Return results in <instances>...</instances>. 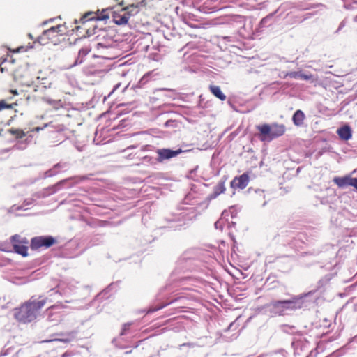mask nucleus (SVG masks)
Wrapping results in <instances>:
<instances>
[{"mask_svg": "<svg viewBox=\"0 0 357 357\" xmlns=\"http://www.w3.org/2000/svg\"><path fill=\"white\" fill-rule=\"evenodd\" d=\"M46 303V299L38 301H29L22 305L19 308L14 310V317L20 322L29 323L35 320L37 312Z\"/></svg>", "mask_w": 357, "mask_h": 357, "instance_id": "f257e3e1", "label": "nucleus"}, {"mask_svg": "<svg viewBox=\"0 0 357 357\" xmlns=\"http://www.w3.org/2000/svg\"><path fill=\"white\" fill-rule=\"evenodd\" d=\"M257 128L260 132V139L263 142H270L285 132V126L282 124H263L257 126Z\"/></svg>", "mask_w": 357, "mask_h": 357, "instance_id": "f03ea898", "label": "nucleus"}, {"mask_svg": "<svg viewBox=\"0 0 357 357\" xmlns=\"http://www.w3.org/2000/svg\"><path fill=\"white\" fill-rule=\"evenodd\" d=\"M67 31L65 24H59L52 26L45 31L38 37V40L42 45H45L49 43L54 45L57 44L59 41V37L63 36Z\"/></svg>", "mask_w": 357, "mask_h": 357, "instance_id": "7ed1b4c3", "label": "nucleus"}, {"mask_svg": "<svg viewBox=\"0 0 357 357\" xmlns=\"http://www.w3.org/2000/svg\"><path fill=\"white\" fill-rule=\"evenodd\" d=\"M297 298H294L291 300L278 301L271 303L270 306L272 307L273 312L282 314L287 310H294L296 307L294 305Z\"/></svg>", "mask_w": 357, "mask_h": 357, "instance_id": "20e7f679", "label": "nucleus"}, {"mask_svg": "<svg viewBox=\"0 0 357 357\" xmlns=\"http://www.w3.org/2000/svg\"><path fill=\"white\" fill-rule=\"evenodd\" d=\"M11 242L15 252L22 255L23 257L27 256L28 243L29 241L25 238H22L19 235H14L11 238Z\"/></svg>", "mask_w": 357, "mask_h": 357, "instance_id": "39448f33", "label": "nucleus"}, {"mask_svg": "<svg viewBox=\"0 0 357 357\" xmlns=\"http://www.w3.org/2000/svg\"><path fill=\"white\" fill-rule=\"evenodd\" d=\"M55 239L52 236H39L32 238L31 246L33 249L41 247L50 248L55 243Z\"/></svg>", "mask_w": 357, "mask_h": 357, "instance_id": "423d86ee", "label": "nucleus"}, {"mask_svg": "<svg viewBox=\"0 0 357 357\" xmlns=\"http://www.w3.org/2000/svg\"><path fill=\"white\" fill-rule=\"evenodd\" d=\"M183 152V150L178 149L176 151H173L169 149H158L156 153L158 155L157 160L158 162H162L165 160H168L172 158L177 156L178 154Z\"/></svg>", "mask_w": 357, "mask_h": 357, "instance_id": "0eeeda50", "label": "nucleus"}, {"mask_svg": "<svg viewBox=\"0 0 357 357\" xmlns=\"http://www.w3.org/2000/svg\"><path fill=\"white\" fill-rule=\"evenodd\" d=\"M113 21L116 24L125 25L129 20V15L126 13L123 8L120 11L114 10L112 12Z\"/></svg>", "mask_w": 357, "mask_h": 357, "instance_id": "6e6552de", "label": "nucleus"}, {"mask_svg": "<svg viewBox=\"0 0 357 357\" xmlns=\"http://www.w3.org/2000/svg\"><path fill=\"white\" fill-rule=\"evenodd\" d=\"M249 183V176L247 174H243L238 177H235L231 182V187L233 188L244 189Z\"/></svg>", "mask_w": 357, "mask_h": 357, "instance_id": "1a4fd4ad", "label": "nucleus"}, {"mask_svg": "<svg viewBox=\"0 0 357 357\" xmlns=\"http://www.w3.org/2000/svg\"><path fill=\"white\" fill-rule=\"evenodd\" d=\"M14 79L22 86H29V80L26 77V75L20 70L15 71Z\"/></svg>", "mask_w": 357, "mask_h": 357, "instance_id": "9d476101", "label": "nucleus"}, {"mask_svg": "<svg viewBox=\"0 0 357 357\" xmlns=\"http://www.w3.org/2000/svg\"><path fill=\"white\" fill-rule=\"evenodd\" d=\"M337 133L343 140L347 141L351 138V128L347 125L340 128L337 130Z\"/></svg>", "mask_w": 357, "mask_h": 357, "instance_id": "9b49d317", "label": "nucleus"}, {"mask_svg": "<svg viewBox=\"0 0 357 357\" xmlns=\"http://www.w3.org/2000/svg\"><path fill=\"white\" fill-rule=\"evenodd\" d=\"M290 76L295 79L305 80V81H314V78L312 75H306L301 72H292L290 73Z\"/></svg>", "mask_w": 357, "mask_h": 357, "instance_id": "f8f14e48", "label": "nucleus"}, {"mask_svg": "<svg viewBox=\"0 0 357 357\" xmlns=\"http://www.w3.org/2000/svg\"><path fill=\"white\" fill-rule=\"evenodd\" d=\"M225 191V182L221 181L214 188L213 193L210 195L211 199H215L218 195L224 193Z\"/></svg>", "mask_w": 357, "mask_h": 357, "instance_id": "ddd939ff", "label": "nucleus"}, {"mask_svg": "<svg viewBox=\"0 0 357 357\" xmlns=\"http://www.w3.org/2000/svg\"><path fill=\"white\" fill-rule=\"evenodd\" d=\"M305 119V114L301 110H297L293 115L292 120L294 123L300 126L303 123Z\"/></svg>", "mask_w": 357, "mask_h": 357, "instance_id": "4468645a", "label": "nucleus"}, {"mask_svg": "<svg viewBox=\"0 0 357 357\" xmlns=\"http://www.w3.org/2000/svg\"><path fill=\"white\" fill-rule=\"evenodd\" d=\"M351 177H335L333 179V181L340 187L344 188L345 186L350 185L351 186Z\"/></svg>", "mask_w": 357, "mask_h": 357, "instance_id": "2eb2a0df", "label": "nucleus"}, {"mask_svg": "<svg viewBox=\"0 0 357 357\" xmlns=\"http://www.w3.org/2000/svg\"><path fill=\"white\" fill-rule=\"evenodd\" d=\"M140 4H142V3L137 4H130L126 6V8H123V9L126 12V13L129 15L130 17V16L135 15L139 13V7Z\"/></svg>", "mask_w": 357, "mask_h": 357, "instance_id": "dca6fc26", "label": "nucleus"}, {"mask_svg": "<svg viewBox=\"0 0 357 357\" xmlns=\"http://www.w3.org/2000/svg\"><path fill=\"white\" fill-rule=\"evenodd\" d=\"M91 49L89 47H83L79 51L78 58L75 61V64L81 63L83 61V58L86 56Z\"/></svg>", "mask_w": 357, "mask_h": 357, "instance_id": "f3484780", "label": "nucleus"}, {"mask_svg": "<svg viewBox=\"0 0 357 357\" xmlns=\"http://www.w3.org/2000/svg\"><path fill=\"white\" fill-rule=\"evenodd\" d=\"M10 132L15 135L17 138L21 139L25 136V132L21 130H10Z\"/></svg>", "mask_w": 357, "mask_h": 357, "instance_id": "a211bd4d", "label": "nucleus"}, {"mask_svg": "<svg viewBox=\"0 0 357 357\" xmlns=\"http://www.w3.org/2000/svg\"><path fill=\"white\" fill-rule=\"evenodd\" d=\"M211 93L221 100H225L226 96L223 93L222 91H211Z\"/></svg>", "mask_w": 357, "mask_h": 357, "instance_id": "6ab92c4d", "label": "nucleus"}, {"mask_svg": "<svg viewBox=\"0 0 357 357\" xmlns=\"http://www.w3.org/2000/svg\"><path fill=\"white\" fill-rule=\"evenodd\" d=\"M13 104H7L5 100H0V111L4 109H12Z\"/></svg>", "mask_w": 357, "mask_h": 357, "instance_id": "aec40b11", "label": "nucleus"}, {"mask_svg": "<svg viewBox=\"0 0 357 357\" xmlns=\"http://www.w3.org/2000/svg\"><path fill=\"white\" fill-rule=\"evenodd\" d=\"M92 15V13H86L84 16L82 17L80 20L82 22V23H84L89 20H92L93 18V17H91Z\"/></svg>", "mask_w": 357, "mask_h": 357, "instance_id": "412c9836", "label": "nucleus"}, {"mask_svg": "<svg viewBox=\"0 0 357 357\" xmlns=\"http://www.w3.org/2000/svg\"><path fill=\"white\" fill-rule=\"evenodd\" d=\"M351 181V186H354L357 189V178H352Z\"/></svg>", "mask_w": 357, "mask_h": 357, "instance_id": "4be33fe9", "label": "nucleus"}, {"mask_svg": "<svg viewBox=\"0 0 357 357\" xmlns=\"http://www.w3.org/2000/svg\"><path fill=\"white\" fill-rule=\"evenodd\" d=\"M130 324H125L123 325V331H126V330L128 329V328H129V327H130Z\"/></svg>", "mask_w": 357, "mask_h": 357, "instance_id": "5701e85b", "label": "nucleus"}, {"mask_svg": "<svg viewBox=\"0 0 357 357\" xmlns=\"http://www.w3.org/2000/svg\"><path fill=\"white\" fill-rule=\"evenodd\" d=\"M210 89H211V90H213V89H219V88H218V87H216V86H210Z\"/></svg>", "mask_w": 357, "mask_h": 357, "instance_id": "b1692460", "label": "nucleus"}, {"mask_svg": "<svg viewBox=\"0 0 357 357\" xmlns=\"http://www.w3.org/2000/svg\"><path fill=\"white\" fill-rule=\"evenodd\" d=\"M106 18H109V16H108V15H103L101 17V19H106Z\"/></svg>", "mask_w": 357, "mask_h": 357, "instance_id": "393cba45", "label": "nucleus"}, {"mask_svg": "<svg viewBox=\"0 0 357 357\" xmlns=\"http://www.w3.org/2000/svg\"><path fill=\"white\" fill-rule=\"evenodd\" d=\"M10 91L13 93V95H17L18 94L16 90Z\"/></svg>", "mask_w": 357, "mask_h": 357, "instance_id": "a878e982", "label": "nucleus"}, {"mask_svg": "<svg viewBox=\"0 0 357 357\" xmlns=\"http://www.w3.org/2000/svg\"><path fill=\"white\" fill-rule=\"evenodd\" d=\"M119 86H120V85L118 84L114 86L113 89H117V88H119Z\"/></svg>", "mask_w": 357, "mask_h": 357, "instance_id": "bb28decb", "label": "nucleus"}, {"mask_svg": "<svg viewBox=\"0 0 357 357\" xmlns=\"http://www.w3.org/2000/svg\"><path fill=\"white\" fill-rule=\"evenodd\" d=\"M57 340L62 341V342H67V340H63V339H58Z\"/></svg>", "mask_w": 357, "mask_h": 357, "instance_id": "cd10ccee", "label": "nucleus"}]
</instances>
